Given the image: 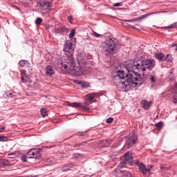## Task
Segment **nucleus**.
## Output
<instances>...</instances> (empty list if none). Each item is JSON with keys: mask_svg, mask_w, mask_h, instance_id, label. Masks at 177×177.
<instances>
[{"mask_svg": "<svg viewBox=\"0 0 177 177\" xmlns=\"http://www.w3.org/2000/svg\"><path fill=\"white\" fill-rule=\"evenodd\" d=\"M0 142H8V137L0 136Z\"/></svg>", "mask_w": 177, "mask_h": 177, "instance_id": "obj_32", "label": "nucleus"}, {"mask_svg": "<svg viewBox=\"0 0 177 177\" xmlns=\"http://www.w3.org/2000/svg\"><path fill=\"white\" fill-rule=\"evenodd\" d=\"M79 84L81 85L82 88H89L91 84L86 82H80Z\"/></svg>", "mask_w": 177, "mask_h": 177, "instance_id": "obj_22", "label": "nucleus"}, {"mask_svg": "<svg viewBox=\"0 0 177 177\" xmlns=\"http://www.w3.org/2000/svg\"><path fill=\"white\" fill-rule=\"evenodd\" d=\"M28 177H39V176L36 175V176H28Z\"/></svg>", "mask_w": 177, "mask_h": 177, "instance_id": "obj_43", "label": "nucleus"}, {"mask_svg": "<svg viewBox=\"0 0 177 177\" xmlns=\"http://www.w3.org/2000/svg\"><path fill=\"white\" fill-rule=\"evenodd\" d=\"M74 39V41H75V39Z\"/></svg>", "mask_w": 177, "mask_h": 177, "instance_id": "obj_49", "label": "nucleus"}, {"mask_svg": "<svg viewBox=\"0 0 177 177\" xmlns=\"http://www.w3.org/2000/svg\"><path fill=\"white\" fill-rule=\"evenodd\" d=\"M19 65L23 67H27L29 73L32 74V68H31V64L27 60H21L19 62Z\"/></svg>", "mask_w": 177, "mask_h": 177, "instance_id": "obj_11", "label": "nucleus"}, {"mask_svg": "<svg viewBox=\"0 0 177 177\" xmlns=\"http://www.w3.org/2000/svg\"><path fill=\"white\" fill-rule=\"evenodd\" d=\"M113 6L118 8V6H122V2L113 3Z\"/></svg>", "mask_w": 177, "mask_h": 177, "instance_id": "obj_36", "label": "nucleus"}, {"mask_svg": "<svg viewBox=\"0 0 177 177\" xmlns=\"http://www.w3.org/2000/svg\"><path fill=\"white\" fill-rule=\"evenodd\" d=\"M138 142V136L135 133L131 134L127 141V144H125L124 147H127V149H131L135 143Z\"/></svg>", "mask_w": 177, "mask_h": 177, "instance_id": "obj_4", "label": "nucleus"}, {"mask_svg": "<svg viewBox=\"0 0 177 177\" xmlns=\"http://www.w3.org/2000/svg\"><path fill=\"white\" fill-rule=\"evenodd\" d=\"M21 80L22 82L26 84V82H28V76H27V73H26V71H21Z\"/></svg>", "mask_w": 177, "mask_h": 177, "instance_id": "obj_14", "label": "nucleus"}, {"mask_svg": "<svg viewBox=\"0 0 177 177\" xmlns=\"http://www.w3.org/2000/svg\"><path fill=\"white\" fill-rule=\"evenodd\" d=\"M32 158L37 159L38 158V156H35V157L30 156L28 158L27 157V156H22L21 157V160L23 161V162H28V161H30V160H31Z\"/></svg>", "mask_w": 177, "mask_h": 177, "instance_id": "obj_18", "label": "nucleus"}, {"mask_svg": "<svg viewBox=\"0 0 177 177\" xmlns=\"http://www.w3.org/2000/svg\"><path fill=\"white\" fill-rule=\"evenodd\" d=\"M154 67H156L154 59L136 58L132 66L127 68L129 74L125 73L124 71H118L113 77V82L119 89H124L126 92H128L131 88H134L136 90L142 85L143 77L135 70L145 73L146 70L151 71Z\"/></svg>", "mask_w": 177, "mask_h": 177, "instance_id": "obj_1", "label": "nucleus"}, {"mask_svg": "<svg viewBox=\"0 0 177 177\" xmlns=\"http://www.w3.org/2000/svg\"><path fill=\"white\" fill-rule=\"evenodd\" d=\"M172 48H174V46H176V48H175V50H177V44H172Z\"/></svg>", "mask_w": 177, "mask_h": 177, "instance_id": "obj_41", "label": "nucleus"}, {"mask_svg": "<svg viewBox=\"0 0 177 177\" xmlns=\"http://www.w3.org/2000/svg\"><path fill=\"white\" fill-rule=\"evenodd\" d=\"M93 35L95 37V38H100V37H102V35H100L99 33L94 32H93Z\"/></svg>", "mask_w": 177, "mask_h": 177, "instance_id": "obj_34", "label": "nucleus"}, {"mask_svg": "<svg viewBox=\"0 0 177 177\" xmlns=\"http://www.w3.org/2000/svg\"><path fill=\"white\" fill-rule=\"evenodd\" d=\"M42 149L38 148H32L27 152L26 156H41Z\"/></svg>", "mask_w": 177, "mask_h": 177, "instance_id": "obj_7", "label": "nucleus"}, {"mask_svg": "<svg viewBox=\"0 0 177 177\" xmlns=\"http://www.w3.org/2000/svg\"><path fill=\"white\" fill-rule=\"evenodd\" d=\"M65 61H62L59 64L60 68H64V70H75L74 68L76 66L75 61L71 57H66L64 59Z\"/></svg>", "mask_w": 177, "mask_h": 177, "instance_id": "obj_3", "label": "nucleus"}, {"mask_svg": "<svg viewBox=\"0 0 177 177\" xmlns=\"http://www.w3.org/2000/svg\"><path fill=\"white\" fill-rule=\"evenodd\" d=\"M165 62H172L174 58H172V55L171 54H167L165 58Z\"/></svg>", "mask_w": 177, "mask_h": 177, "instance_id": "obj_27", "label": "nucleus"}, {"mask_svg": "<svg viewBox=\"0 0 177 177\" xmlns=\"http://www.w3.org/2000/svg\"><path fill=\"white\" fill-rule=\"evenodd\" d=\"M119 177H124V171H120V172L118 174Z\"/></svg>", "mask_w": 177, "mask_h": 177, "instance_id": "obj_37", "label": "nucleus"}, {"mask_svg": "<svg viewBox=\"0 0 177 177\" xmlns=\"http://www.w3.org/2000/svg\"><path fill=\"white\" fill-rule=\"evenodd\" d=\"M155 57L159 62H164L165 55L162 53H156Z\"/></svg>", "mask_w": 177, "mask_h": 177, "instance_id": "obj_17", "label": "nucleus"}, {"mask_svg": "<svg viewBox=\"0 0 177 177\" xmlns=\"http://www.w3.org/2000/svg\"><path fill=\"white\" fill-rule=\"evenodd\" d=\"M136 165H138V169L142 174L146 175L147 172H150V168H146V165L140 161L136 162Z\"/></svg>", "mask_w": 177, "mask_h": 177, "instance_id": "obj_6", "label": "nucleus"}, {"mask_svg": "<svg viewBox=\"0 0 177 177\" xmlns=\"http://www.w3.org/2000/svg\"><path fill=\"white\" fill-rule=\"evenodd\" d=\"M30 1H32V0H30Z\"/></svg>", "mask_w": 177, "mask_h": 177, "instance_id": "obj_50", "label": "nucleus"}, {"mask_svg": "<svg viewBox=\"0 0 177 177\" xmlns=\"http://www.w3.org/2000/svg\"><path fill=\"white\" fill-rule=\"evenodd\" d=\"M124 156H132V152L127 151L125 153H124Z\"/></svg>", "mask_w": 177, "mask_h": 177, "instance_id": "obj_39", "label": "nucleus"}, {"mask_svg": "<svg viewBox=\"0 0 177 177\" xmlns=\"http://www.w3.org/2000/svg\"><path fill=\"white\" fill-rule=\"evenodd\" d=\"M77 155H78V156H81V154H80V153H77Z\"/></svg>", "mask_w": 177, "mask_h": 177, "instance_id": "obj_48", "label": "nucleus"}, {"mask_svg": "<svg viewBox=\"0 0 177 177\" xmlns=\"http://www.w3.org/2000/svg\"><path fill=\"white\" fill-rule=\"evenodd\" d=\"M42 21H43L42 18H37L35 23L37 26H39V24H41Z\"/></svg>", "mask_w": 177, "mask_h": 177, "instance_id": "obj_29", "label": "nucleus"}, {"mask_svg": "<svg viewBox=\"0 0 177 177\" xmlns=\"http://www.w3.org/2000/svg\"><path fill=\"white\" fill-rule=\"evenodd\" d=\"M86 102L85 104L89 106V104H92V101L95 99V93H89L86 95Z\"/></svg>", "mask_w": 177, "mask_h": 177, "instance_id": "obj_13", "label": "nucleus"}, {"mask_svg": "<svg viewBox=\"0 0 177 177\" xmlns=\"http://www.w3.org/2000/svg\"><path fill=\"white\" fill-rule=\"evenodd\" d=\"M133 160L132 156H122L120 157V164L122 165H125L127 162H129Z\"/></svg>", "mask_w": 177, "mask_h": 177, "instance_id": "obj_10", "label": "nucleus"}, {"mask_svg": "<svg viewBox=\"0 0 177 177\" xmlns=\"http://www.w3.org/2000/svg\"><path fill=\"white\" fill-rule=\"evenodd\" d=\"M5 129V126H3L1 128H0V132H2Z\"/></svg>", "mask_w": 177, "mask_h": 177, "instance_id": "obj_42", "label": "nucleus"}, {"mask_svg": "<svg viewBox=\"0 0 177 177\" xmlns=\"http://www.w3.org/2000/svg\"><path fill=\"white\" fill-rule=\"evenodd\" d=\"M68 21H69L70 23H71V21H73V17L69 16V17H68Z\"/></svg>", "mask_w": 177, "mask_h": 177, "instance_id": "obj_40", "label": "nucleus"}, {"mask_svg": "<svg viewBox=\"0 0 177 177\" xmlns=\"http://www.w3.org/2000/svg\"><path fill=\"white\" fill-rule=\"evenodd\" d=\"M113 120L114 119L113 118H109L106 119V122L108 124H111V122H113Z\"/></svg>", "mask_w": 177, "mask_h": 177, "instance_id": "obj_35", "label": "nucleus"}, {"mask_svg": "<svg viewBox=\"0 0 177 177\" xmlns=\"http://www.w3.org/2000/svg\"><path fill=\"white\" fill-rule=\"evenodd\" d=\"M123 177H132V174H131V172L124 171Z\"/></svg>", "mask_w": 177, "mask_h": 177, "instance_id": "obj_31", "label": "nucleus"}, {"mask_svg": "<svg viewBox=\"0 0 177 177\" xmlns=\"http://www.w3.org/2000/svg\"><path fill=\"white\" fill-rule=\"evenodd\" d=\"M149 81H150L151 84H154V82H156V81H157V79H156V77L151 75L150 78H149Z\"/></svg>", "mask_w": 177, "mask_h": 177, "instance_id": "obj_30", "label": "nucleus"}, {"mask_svg": "<svg viewBox=\"0 0 177 177\" xmlns=\"http://www.w3.org/2000/svg\"><path fill=\"white\" fill-rule=\"evenodd\" d=\"M74 34H75V30H72L69 34V38H73Z\"/></svg>", "mask_w": 177, "mask_h": 177, "instance_id": "obj_33", "label": "nucleus"}, {"mask_svg": "<svg viewBox=\"0 0 177 177\" xmlns=\"http://www.w3.org/2000/svg\"><path fill=\"white\" fill-rule=\"evenodd\" d=\"M143 109H149L151 106V102L144 100L142 103Z\"/></svg>", "mask_w": 177, "mask_h": 177, "instance_id": "obj_21", "label": "nucleus"}, {"mask_svg": "<svg viewBox=\"0 0 177 177\" xmlns=\"http://www.w3.org/2000/svg\"><path fill=\"white\" fill-rule=\"evenodd\" d=\"M37 5L41 8L42 10H49L52 6V3L48 1H40Z\"/></svg>", "mask_w": 177, "mask_h": 177, "instance_id": "obj_8", "label": "nucleus"}, {"mask_svg": "<svg viewBox=\"0 0 177 177\" xmlns=\"http://www.w3.org/2000/svg\"><path fill=\"white\" fill-rule=\"evenodd\" d=\"M148 168H149V169H151V168H153V165H150Z\"/></svg>", "mask_w": 177, "mask_h": 177, "instance_id": "obj_45", "label": "nucleus"}, {"mask_svg": "<svg viewBox=\"0 0 177 177\" xmlns=\"http://www.w3.org/2000/svg\"><path fill=\"white\" fill-rule=\"evenodd\" d=\"M64 52H68L70 53V56L73 55L74 52V44H73V39L66 41L64 46Z\"/></svg>", "mask_w": 177, "mask_h": 177, "instance_id": "obj_5", "label": "nucleus"}, {"mask_svg": "<svg viewBox=\"0 0 177 177\" xmlns=\"http://www.w3.org/2000/svg\"><path fill=\"white\" fill-rule=\"evenodd\" d=\"M70 107H75V109L81 107V103L80 102H73L69 104Z\"/></svg>", "mask_w": 177, "mask_h": 177, "instance_id": "obj_25", "label": "nucleus"}, {"mask_svg": "<svg viewBox=\"0 0 177 177\" xmlns=\"http://www.w3.org/2000/svg\"><path fill=\"white\" fill-rule=\"evenodd\" d=\"M88 143V141H84L83 142H82L81 144H80V147H81V146H85V145H86Z\"/></svg>", "mask_w": 177, "mask_h": 177, "instance_id": "obj_38", "label": "nucleus"}, {"mask_svg": "<svg viewBox=\"0 0 177 177\" xmlns=\"http://www.w3.org/2000/svg\"><path fill=\"white\" fill-rule=\"evenodd\" d=\"M88 106L89 105L85 104V102H84V104H81L80 107H82V109H83V110H84V111L89 112V111H91V108H89Z\"/></svg>", "mask_w": 177, "mask_h": 177, "instance_id": "obj_23", "label": "nucleus"}, {"mask_svg": "<svg viewBox=\"0 0 177 177\" xmlns=\"http://www.w3.org/2000/svg\"><path fill=\"white\" fill-rule=\"evenodd\" d=\"M177 26V22L174 23L173 24L169 25V26H165L163 28L166 30H169V28H175Z\"/></svg>", "mask_w": 177, "mask_h": 177, "instance_id": "obj_28", "label": "nucleus"}, {"mask_svg": "<svg viewBox=\"0 0 177 177\" xmlns=\"http://www.w3.org/2000/svg\"><path fill=\"white\" fill-rule=\"evenodd\" d=\"M160 169H162H162H165V167H164L163 166H161Z\"/></svg>", "mask_w": 177, "mask_h": 177, "instance_id": "obj_44", "label": "nucleus"}, {"mask_svg": "<svg viewBox=\"0 0 177 177\" xmlns=\"http://www.w3.org/2000/svg\"><path fill=\"white\" fill-rule=\"evenodd\" d=\"M8 156H13L12 153H8Z\"/></svg>", "mask_w": 177, "mask_h": 177, "instance_id": "obj_46", "label": "nucleus"}, {"mask_svg": "<svg viewBox=\"0 0 177 177\" xmlns=\"http://www.w3.org/2000/svg\"><path fill=\"white\" fill-rule=\"evenodd\" d=\"M46 75H53L55 74V71L51 66H47L46 68Z\"/></svg>", "mask_w": 177, "mask_h": 177, "instance_id": "obj_16", "label": "nucleus"}, {"mask_svg": "<svg viewBox=\"0 0 177 177\" xmlns=\"http://www.w3.org/2000/svg\"><path fill=\"white\" fill-rule=\"evenodd\" d=\"M160 13V12H154L147 15H143L141 17H137L136 19L131 20H126V21L132 22V21H138V20H143V19H146V17H149V16H151V15H157Z\"/></svg>", "mask_w": 177, "mask_h": 177, "instance_id": "obj_9", "label": "nucleus"}, {"mask_svg": "<svg viewBox=\"0 0 177 177\" xmlns=\"http://www.w3.org/2000/svg\"><path fill=\"white\" fill-rule=\"evenodd\" d=\"M9 160L6 159H0V167H2L3 165L8 166L10 165Z\"/></svg>", "mask_w": 177, "mask_h": 177, "instance_id": "obj_20", "label": "nucleus"}, {"mask_svg": "<svg viewBox=\"0 0 177 177\" xmlns=\"http://www.w3.org/2000/svg\"><path fill=\"white\" fill-rule=\"evenodd\" d=\"M113 141L111 140H104L101 141V145L102 146H103V147H107L109 146H110V144Z\"/></svg>", "mask_w": 177, "mask_h": 177, "instance_id": "obj_19", "label": "nucleus"}, {"mask_svg": "<svg viewBox=\"0 0 177 177\" xmlns=\"http://www.w3.org/2000/svg\"><path fill=\"white\" fill-rule=\"evenodd\" d=\"M75 158L77 160V158H78V156H75Z\"/></svg>", "mask_w": 177, "mask_h": 177, "instance_id": "obj_47", "label": "nucleus"}, {"mask_svg": "<svg viewBox=\"0 0 177 177\" xmlns=\"http://www.w3.org/2000/svg\"><path fill=\"white\" fill-rule=\"evenodd\" d=\"M156 128L158 131H160V129H161V128H162V127H164V122H158V123H156L155 124Z\"/></svg>", "mask_w": 177, "mask_h": 177, "instance_id": "obj_24", "label": "nucleus"}, {"mask_svg": "<svg viewBox=\"0 0 177 177\" xmlns=\"http://www.w3.org/2000/svg\"><path fill=\"white\" fill-rule=\"evenodd\" d=\"M54 32L57 34H66V32H68V30L64 26H60L59 28L56 26L54 28Z\"/></svg>", "mask_w": 177, "mask_h": 177, "instance_id": "obj_12", "label": "nucleus"}, {"mask_svg": "<svg viewBox=\"0 0 177 177\" xmlns=\"http://www.w3.org/2000/svg\"><path fill=\"white\" fill-rule=\"evenodd\" d=\"M71 168H74V164L69 163L68 165H65L62 167V172H67L68 171H71Z\"/></svg>", "mask_w": 177, "mask_h": 177, "instance_id": "obj_15", "label": "nucleus"}, {"mask_svg": "<svg viewBox=\"0 0 177 177\" xmlns=\"http://www.w3.org/2000/svg\"><path fill=\"white\" fill-rule=\"evenodd\" d=\"M40 113H41L42 117H46V115H48V111H46V109H45V108H41L40 109Z\"/></svg>", "mask_w": 177, "mask_h": 177, "instance_id": "obj_26", "label": "nucleus"}, {"mask_svg": "<svg viewBox=\"0 0 177 177\" xmlns=\"http://www.w3.org/2000/svg\"><path fill=\"white\" fill-rule=\"evenodd\" d=\"M120 48L121 45L120 44H118L114 39L109 38L104 42L102 50L105 52L106 55H114Z\"/></svg>", "mask_w": 177, "mask_h": 177, "instance_id": "obj_2", "label": "nucleus"}]
</instances>
